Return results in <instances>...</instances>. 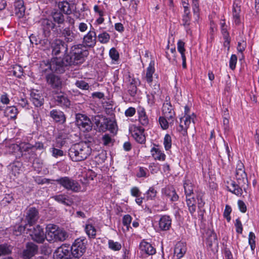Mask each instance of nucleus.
<instances>
[{"label": "nucleus", "instance_id": "40", "mask_svg": "<svg viewBox=\"0 0 259 259\" xmlns=\"http://www.w3.org/2000/svg\"><path fill=\"white\" fill-rule=\"evenodd\" d=\"M52 17L54 21L58 24H63L64 22V16L60 12H56L53 13Z\"/></svg>", "mask_w": 259, "mask_h": 259}, {"label": "nucleus", "instance_id": "52", "mask_svg": "<svg viewBox=\"0 0 259 259\" xmlns=\"http://www.w3.org/2000/svg\"><path fill=\"white\" fill-rule=\"evenodd\" d=\"M255 236L253 233L250 232L249 234V244L252 250H254L255 247Z\"/></svg>", "mask_w": 259, "mask_h": 259}, {"label": "nucleus", "instance_id": "60", "mask_svg": "<svg viewBox=\"0 0 259 259\" xmlns=\"http://www.w3.org/2000/svg\"><path fill=\"white\" fill-rule=\"evenodd\" d=\"M107 125H108L107 130H109L111 133H114L116 132V125L114 122L107 120Z\"/></svg>", "mask_w": 259, "mask_h": 259}, {"label": "nucleus", "instance_id": "30", "mask_svg": "<svg viewBox=\"0 0 259 259\" xmlns=\"http://www.w3.org/2000/svg\"><path fill=\"white\" fill-rule=\"evenodd\" d=\"M240 7L237 4H234L233 7V17L234 21L236 25H239L241 23L240 16Z\"/></svg>", "mask_w": 259, "mask_h": 259}, {"label": "nucleus", "instance_id": "57", "mask_svg": "<svg viewBox=\"0 0 259 259\" xmlns=\"http://www.w3.org/2000/svg\"><path fill=\"white\" fill-rule=\"evenodd\" d=\"M109 55L112 60L117 61L119 59V54L117 50L112 48L109 51Z\"/></svg>", "mask_w": 259, "mask_h": 259}, {"label": "nucleus", "instance_id": "18", "mask_svg": "<svg viewBox=\"0 0 259 259\" xmlns=\"http://www.w3.org/2000/svg\"><path fill=\"white\" fill-rule=\"evenodd\" d=\"M171 219L169 215H162L159 221V227L161 230L167 231L170 229Z\"/></svg>", "mask_w": 259, "mask_h": 259}, {"label": "nucleus", "instance_id": "44", "mask_svg": "<svg viewBox=\"0 0 259 259\" xmlns=\"http://www.w3.org/2000/svg\"><path fill=\"white\" fill-rule=\"evenodd\" d=\"M11 252V249L10 246L6 244L0 245V256L9 254Z\"/></svg>", "mask_w": 259, "mask_h": 259}, {"label": "nucleus", "instance_id": "37", "mask_svg": "<svg viewBox=\"0 0 259 259\" xmlns=\"http://www.w3.org/2000/svg\"><path fill=\"white\" fill-rule=\"evenodd\" d=\"M18 113L17 109L15 106L8 107L5 111L6 115L11 118H14Z\"/></svg>", "mask_w": 259, "mask_h": 259}, {"label": "nucleus", "instance_id": "36", "mask_svg": "<svg viewBox=\"0 0 259 259\" xmlns=\"http://www.w3.org/2000/svg\"><path fill=\"white\" fill-rule=\"evenodd\" d=\"M184 188L185 189L186 197H191L193 194V186L189 181H186L184 184Z\"/></svg>", "mask_w": 259, "mask_h": 259}, {"label": "nucleus", "instance_id": "63", "mask_svg": "<svg viewBox=\"0 0 259 259\" xmlns=\"http://www.w3.org/2000/svg\"><path fill=\"white\" fill-rule=\"evenodd\" d=\"M235 227L236 228V232L238 233L241 234L243 230L242 225L241 221L239 219L236 220Z\"/></svg>", "mask_w": 259, "mask_h": 259}, {"label": "nucleus", "instance_id": "64", "mask_svg": "<svg viewBox=\"0 0 259 259\" xmlns=\"http://www.w3.org/2000/svg\"><path fill=\"white\" fill-rule=\"evenodd\" d=\"M71 130L70 129H67L66 128L62 130L59 135V137L65 138V137H68V135L70 133Z\"/></svg>", "mask_w": 259, "mask_h": 259}, {"label": "nucleus", "instance_id": "3", "mask_svg": "<svg viewBox=\"0 0 259 259\" xmlns=\"http://www.w3.org/2000/svg\"><path fill=\"white\" fill-rule=\"evenodd\" d=\"M92 149L85 142H79L71 146L68 154L73 161H80L86 159L91 154Z\"/></svg>", "mask_w": 259, "mask_h": 259}, {"label": "nucleus", "instance_id": "56", "mask_svg": "<svg viewBox=\"0 0 259 259\" xmlns=\"http://www.w3.org/2000/svg\"><path fill=\"white\" fill-rule=\"evenodd\" d=\"M185 43L182 40H179L178 42V50L181 55V57L185 56Z\"/></svg>", "mask_w": 259, "mask_h": 259}, {"label": "nucleus", "instance_id": "16", "mask_svg": "<svg viewBox=\"0 0 259 259\" xmlns=\"http://www.w3.org/2000/svg\"><path fill=\"white\" fill-rule=\"evenodd\" d=\"M187 251V246L185 242H178L175 245L174 249V257L176 259L182 258Z\"/></svg>", "mask_w": 259, "mask_h": 259}, {"label": "nucleus", "instance_id": "46", "mask_svg": "<svg viewBox=\"0 0 259 259\" xmlns=\"http://www.w3.org/2000/svg\"><path fill=\"white\" fill-rule=\"evenodd\" d=\"M23 68L19 65H16L13 68V74L17 77H20L23 75Z\"/></svg>", "mask_w": 259, "mask_h": 259}, {"label": "nucleus", "instance_id": "19", "mask_svg": "<svg viewBox=\"0 0 259 259\" xmlns=\"http://www.w3.org/2000/svg\"><path fill=\"white\" fill-rule=\"evenodd\" d=\"M15 13L18 18L24 15L25 8L23 0H16L14 2Z\"/></svg>", "mask_w": 259, "mask_h": 259}, {"label": "nucleus", "instance_id": "9", "mask_svg": "<svg viewBox=\"0 0 259 259\" xmlns=\"http://www.w3.org/2000/svg\"><path fill=\"white\" fill-rule=\"evenodd\" d=\"M51 47L52 50V54L54 56L58 55L62 52H66L68 50L67 45L60 39H55L51 44Z\"/></svg>", "mask_w": 259, "mask_h": 259}, {"label": "nucleus", "instance_id": "39", "mask_svg": "<svg viewBox=\"0 0 259 259\" xmlns=\"http://www.w3.org/2000/svg\"><path fill=\"white\" fill-rule=\"evenodd\" d=\"M85 231L90 238H94L96 235V230L95 227L90 224L87 225L85 228Z\"/></svg>", "mask_w": 259, "mask_h": 259}, {"label": "nucleus", "instance_id": "20", "mask_svg": "<svg viewBox=\"0 0 259 259\" xmlns=\"http://www.w3.org/2000/svg\"><path fill=\"white\" fill-rule=\"evenodd\" d=\"M162 193L171 201H176L179 198L175 189L171 186H168L162 190Z\"/></svg>", "mask_w": 259, "mask_h": 259}, {"label": "nucleus", "instance_id": "27", "mask_svg": "<svg viewBox=\"0 0 259 259\" xmlns=\"http://www.w3.org/2000/svg\"><path fill=\"white\" fill-rule=\"evenodd\" d=\"M154 63L151 61L146 70L145 79L148 83H151L153 81V74L154 73Z\"/></svg>", "mask_w": 259, "mask_h": 259}, {"label": "nucleus", "instance_id": "42", "mask_svg": "<svg viewBox=\"0 0 259 259\" xmlns=\"http://www.w3.org/2000/svg\"><path fill=\"white\" fill-rule=\"evenodd\" d=\"M166 118L164 117H160L159 118V123L163 130H166L168 128V124H171L173 123L174 120L173 119L172 120H169V122L166 119Z\"/></svg>", "mask_w": 259, "mask_h": 259}, {"label": "nucleus", "instance_id": "53", "mask_svg": "<svg viewBox=\"0 0 259 259\" xmlns=\"http://www.w3.org/2000/svg\"><path fill=\"white\" fill-rule=\"evenodd\" d=\"M203 194L202 192H199L197 194V199L198 201V206L199 208L203 207L205 202L203 199Z\"/></svg>", "mask_w": 259, "mask_h": 259}, {"label": "nucleus", "instance_id": "23", "mask_svg": "<svg viewBox=\"0 0 259 259\" xmlns=\"http://www.w3.org/2000/svg\"><path fill=\"white\" fill-rule=\"evenodd\" d=\"M76 34L73 32L68 27L65 28L61 32L60 37L64 38L65 40L67 42H72L75 38Z\"/></svg>", "mask_w": 259, "mask_h": 259}, {"label": "nucleus", "instance_id": "14", "mask_svg": "<svg viewBox=\"0 0 259 259\" xmlns=\"http://www.w3.org/2000/svg\"><path fill=\"white\" fill-rule=\"evenodd\" d=\"M39 218L38 210L35 207L29 208L26 213V220L30 226H32Z\"/></svg>", "mask_w": 259, "mask_h": 259}, {"label": "nucleus", "instance_id": "13", "mask_svg": "<svg viewBox=\"0 0 259 259\" xmlns=\"http://www.w3.org/2000/svg\"><path fill=\"white\" fill-rule=\"evenodd\" d=\"M38 251V246L32 242L26 244V248L23 250L22 257L23 259H30Z\"/></svg>", "mask_w": 259, "mask_h": 259}, {"label": "nucleus", "instance_id": "2", "mask_svg": "<svg viewBox=\"0 0 259 259\" xmlns=\"http://www.w3.org/2000/svg\"><path fill=\"white\" fill-rule=\"evenodd\" d=\"M235 176L238 184L232 181L230 184L228 183L227 188L232 193L241 196L242 194V188L245 190V186H248L247 174L245 171L244 164L241 161L237 163Z\"/></svg>", "mask_w": 259, "mask_h": 259}, {"label": "nucleus", "instance_id": "17", "mask_svg": "<svg viewBox=\"0 0 259 259\" xmlns=\"http://www.w3.org/2000/svg\"><path fill=\"white\" fill-rule=\"evenodd\" d=\"M50 115L55 122L60 124L64 123L66 121L65 114L62 111L60 110L54 109L51 111Z\"/></svg>", "mask_w": 259, "mask_h": 259}, {"label": "nucleus", "instance_id": "32", "mask_svg": "<svg viewBox=\"0 0 259 259\" xmlns=\"http://www.w3.org/2000/svg\"><path fill=\"white\" fill-rule=\"evenodd\" d=\"M130 84L127 87L128 92L132 97H134L137 92V81L135 78L130 80Z\"/></svg>", "mask_w": 259, "mask_h": 259}, {"label": "nucleus", "instance_id": "59", "mask_svg": "<svg viewBox=\"0 0 259 259\" xmlns=\"http://www.w3.org/2000/svg\"><path fill=\"white\" fill-rule=\"evenodd\" d=\"M102 140L105 146L109 145L112 141V138L108 134L104 135L102 138Z\"/></svg>", "mask_w": 259, "mask_h": 259}, {"label": "nucleus", "instance_id": "1", "mask_svg": "<svg viewBox=\"0 0 259 259\" xmlns=\"http://www.w3.org/2000/svg\"><path fill=\"white\" fill-rule=\"evenodd\" d=\"M88 55L89 52L85 49V46L81 44L74 45L71 47L70 54L65 56L63 58H54L48 64L44 63V66L41 64V72L63 73L68 66L82 63Z\"/></svg>", "mask_w": 259, "mask_h": 259}, {"label": "nucleus", "instance_id": "54", "mask_svg": "<svg viewBox=\"0 0 259 259\" xmlns=\"http://www.w3.org/2000/svg\"><path fill=\"white\" fill-rule=\"evenodd\" d=\"M237 61V57L236 55H232L231 56L229 66L232 70H234L236 67V64Z\"/></svg>", "mask_w": 259, "mask_h": 259}, {"label": "nucleus", "instance_id": "49", "mask_svg": "<svg viewBox=\"0 0 259 259\" xmlns=\"http://www.w3.org/2000/svg\"><path fill=\"white\" fill-rule=\"evenodd\" d=\"M157 191L153 187H150L148 191L147 192V198L148 199H153L156 196Z\"/></svg>", "mask_w": 259, "mask_h": 259}, {"label": "nucleus", "instance_id": "55", "mask_svg": "<svg viewBox=\"0 0 259 259\" xmlns=\"http://www.w3.org/2000/svg\"><path fill=\"white\" fill-rule=\"evenodd\" d=\"M232 211L231 207L228 205H226L225 206V211L224 212V217L227 219L228 222H230L231 220V217L230 214Z\"/></svg>", "mask_w": 259, "mask_h": 259}, {"label": "nucleus", "instance_id": "22", "mask_svg": "<svg viewBox=\"0 0 259 259\" xmlns=\"http://www.w3.org/2000/svg\"><path fill=\"white\" fill-rule=\"evenodd\" d=\"M140 248L141 251L148 255H153L156 252L155 249L152 246V245L144 240H143L141 242L140 244Z\"/></svg>", "mask_w": 259, "mask_h": 259}, {"label": "nucleus", "instance_id": "24", "mask_svg": "<svg viewBox=\"0 0 259 259\" xmlns=\"http://www.w3.org/2000/svg\"><path fill=\"white\" fill-rule=\"evenodd\" d=\"M144 129L141 127H137L133 133V136L137 142L140 144L144 143L146 141V138L143 133Z\"/></svg>", "mask_w": 259, "mask_h": 259}, {"label": "nucleus", "instance_id": "58", "mask_svg": "<svg viewBox=\"0 0 259 259\" xmlns=\"http://www.w3.org/2000/svg\"><path fill=\"white\" fill-rule=\"evenodd\" d=\"M52 155L55 157H58L59 156H62L63 155V151L60 149H58L55 148H52L51 150Z\"/></svg>", "mask_w": 259, "mask_h": 259}, {"label": "nucleus", "instance_id": "38", "mask_svg": "<svg viewBox=\"0 0 259 259\" xmlns=\"http://www.w3.org/2000/svg\"><path fill=\"white\" fill-rule=\"evenodd\" d=\"M56 101L61 106H64L68 107L70 104V101L64 96H58L56 97Z\"/></svg>", "mask_w": 259, "mask_h": 259}, {"label": "nucleus", "instance_id": "35", "mask_svg": "<svg viewBox=\"0 0 259 259\" xmlns=\"http://www.w3.org/2000/svg\"><path fill=\"white\" fill-rule=\"evenodd\" d=\"M191 23V18L190 16V12H187L185 11L184 14L182 18V25L187 29V31L188 33V28Z\"/></svg>", "mask_w": 259, "mask_h": 259}, {"label": "nucleus", "instance_id": "21", "mask_svg": "<svg viewBox=\"0 0 259 259\" xmlns=\"http://www.w3.org/2000/svg\"><path fill=\"white\" fill-rule=\"evenodd\" d=\"M162 112L164 116L168 120H172L175 116V112L172 106L168 103H164L162 107Z\"/></svg>", "mask_w": 259, "mask_h": 259}, {"label": "nucleus", "instance_id": "34", "mask_svg": "<svg viewBox=\"0 0 259 259\" xmlns=\"http://www.w3.org/2000/svg\"><path fill=\"white\" fill-rule=\"evenodd\" d=\"M186 202L190 212L193 214L196 211V200L193 196L186 197Z\"/></svg>", "mask_w": 259, "mask_h": 259}, {"label": "nucleus", "instance_id": "33", "mask_svg": "<svg viewBox=\"0 0 259 259\" xmlns=\"http://www.w3.org/2000/svg\"><path fill=\"white\" fill-rule=\"evenodd\" d=\"M151 152L152 156L155 159L159 160H165V155L159 150V149L153 147L151 150Z\"/></svg>", "mask_w": 259, "mask_h": 259}, {"label": "nucleus", "instance_id": "51", "mask_svg": "<svg viewBox=\"0 0 259 259\" xmlns=\"http://www.w3.org/2000/svg\"><path fill=\"white\" fill-rule=\"evenodd\" d=\"M132 219V217L128 214L125 215L123 218L122 223L124 226H126L127 230H128Z\"/></svg>", "mask_w": 259, "mask_h": 259}, {"label": "nucleus", "instance_id": "62", "mask_svg": "<svg viewBox=\"0 0 259 259\" xmlns=\"http://www.w3.org/2000/svg\"><path fill=\"white\" fill-rule=\"evenodd\" d=\"M85 141L83 142L87 143L89 145L90 143L94 142V138L93 135L90 133L86 134L84 136Z\"/></svg>", "mask_w": 259, "mask_h": 259}, {"label": "nucleus", "instance_id": "6", "mask_svg": "<svg viewBox=\"0 0 259 259\" xmlns=\"http://www.w3.org/2000/svg\"><path fill=\"white\" fill-rule=\"evenodd\" d=\"M56 182L66 190L73 192H77L81 189L80 185L76 181L68 177L60 178L57 179Z\"/></svg>", "mask_w": 259, "mask_h": 259}, {"label": "nucleus", "instance_id": "25", "mask_svg": "<svg viewBox=\"0 0 259 259\" xmlns=\"http://www.w3.org/2000/svg\"><path fill=\"white\" fill-rule=\"evenodd\" d=\"M30 96L31 101L35 106L39 107L44 104V98L40 94L32 92Z\"/></svg>", "mask_w": 259, "mask_h": 259}, {"label": "nucleus", "instance_id": "15", "mask_svg": "<svg viewBox=\"0 0 259 259\" xmlns=\"http://www.w3.org/2000/svg\"><path fill=\"white\" fill-rule=\"evenodd\" d=\"M96 33L94 28L90 30L88 33L84 36L83 42L86 47L93 48L96 44Z\"/></svg>", "mask_w": 259, "mask_h": 259}, {"label": "nucleus", "instance_id": "26", "mask_svg": "<svg viewBox=\"0 0 259 259\" xmlns=\"http://www.w3.org/2000/svg\"><path fill=\"white\" fill-rule=\"evenodd\" d=\"M53 198L57 202L66 206H69L72 203V201L69 199V197L64 194L57 195L53 196Z\"/></svg>", "mask_w": 259, "mask_h": 259}, {"label": "nucleus", "instance_id": "5", "mask_svg": "<svg viewBox=\"0 0 259 259\" xmlns=\"http://www.w3.org/2000/svg\"><path fill=\"white\" fill-rule=\"evenodd\" d=\"M87 243L88 240L84 237L75 239L70 248L72 256L77 258L82 256L86 251Z\"/></svg>", "mask_w": 259, "mask_h": 259}, {"label": "nucleus", "instance_id": "8", "mask_svg": "<svg viewBox=\"0 0 259 259\" xmlns=\"http://www.w3.org/2000/svg\"><path fill=\"white\" fill-rule=\"evenodd\" d=\"M45 73L46 74L45 78L49 85L54 90H60L62 89L63 83L60 76L51 72H47Z\"/></svg>", "mask_w": 259, "mask_h": 259}, {"label": "nucleus", "instance_id": "7", "mask_svg": "<svg viewBox=\"0 0 259 259\" xmlns=\"http://www.w3.org/2000/svg\"><path fill=\"white\" fill-rule=\"evenodd\" d=\"M75 122L78 128L83 132H89L92 130V121L84 114H76L75 115Z\"/></svg>", "mask_w": 259, "mask_h": 259}, {"label": "nucleus", "instance_id": "48", "mask_svg": "<svg viewBox=\"0 0 259 259\" xmlns=\"http://www.w3.org/2000/svg\"><path fill=\"white\" fill-rule=\"evenodd\" d=\"M164 145L166 150H168L171 147V139L169 135L166 134L164 138Z\"/></svg>", "mask_w": 259, "mask_h": 259}, {"label": "nucleus", "instance_id": "50", "mask_svg": "<svg viewBox=\"0 0 259 259\" xmlns=\"http://www.w3.org/2000/svg\"><path fill=\"white\" fill-rule=\"evenodd\" d=\"M25 230V226L18 225L14 227L13 229L14 234L16 236L21 235Z\"/></svg>", "mask_w": 259, "mask_h": 259}, {"label": "nucleus", "instance_id": "43", "mask_svg": "<svg viewBox=\"0 0 259 259\" xmlns=\"http://www.w3.org/2000/svg\"><path fill=\"white\" fill-rule=\"evenodd\" d=\"M109 248L114 251H118L121 248V245L118 242H114L112 240L108 241Z\"/></svg>", "mask_w": 259, "mask_h": 259}, {"label": "nucleus", "instance_id": "29", "mask_svg": "<svg viewBox=\"0 0 259 259\" xmlns=\"http://www.w3.org/2000/svg\"><path fill=\"white\" fill-rule=\"evenodd\" d=\"M70 251L71 250L69 249V245L63 244L57 249L56 252L59 253L60 258H63L64 256H67L69 254Z\"/></svg>", "mask_w": 259, "mask_h": 259}, {"label": "nucleus", "instance_id": "11", "mask_svg": "<svg viewBox=\"0 0 259 259\" xmlns=\"http://www.w3.org/2000/svg\"><path fill=\"white\" fill-rule=\"evenodd\" d=\"M39 23L45 37H48L50 35L51 30L54 28L56 26L52 20L48 19H42L39 20Z\"/></svg>", "mask_w": 259, "mask_h": 259}, {"label": "nucleus", "instance_id": "45", "mask_svg": "<svg viewBox=\"0 0 259 259\" xmlns=\"http://www.w3.org/2000/svg\"><path fill=\"white\" fill-rule=\"evenodd\" d=\"M192 116H194V114H193L192 116L190 115H186L183 118H182V122L184 121V128H188L191 121L194 122V117Z\"/></svg>", "mask_w": 259, "mask_h": 259}, {"label": "nucleus", "instance_id": "10", "mask_svg": "<svg viewBox=\"0 0 259 259\" xmlns=\"http://www.w3.org/2000/svg\"><path fill=\"white\" fill-rule=\"evenodd\" d=\"M30 235L33 241L38 243H42L47 239V234L45 235L43 229L39 225L33 228Z\"/></svg>", "mask_w": 259, "mask_h": 259}, {"label": "nucleus", "instance_id": "28", "mask_svg": "<svg viewBox=\"0 0 259 259\" xmlns=\"http://www.w3.org/2000/svg\"><path fill=\"white\" fill-rule=\"evenodd\" d=\"M139 120L143 125H147L149 123L148 117L146 114L145 109L142 107H139L138 110Z\"/></svg>", "mask_w": 259, "mask_h": 259}, {"label": "nucleus", "instance_id": "31", "mask_svg": "<svg viewBox=\"0 0 259 259\" xmlns=\"http://www.w3.org/2000/svg\"><path fill=\"white\" fill-rule=\"evenodd\" d=\"M58 7L65 14L69 15L72 13L70 5L67 1L59 2Z\"/></svg>", "mask_w": 259, "mask_h": 259}, {"label": "nucleus", "instance_id": "61", "mask_svg": "<svg viewBox=\"0 0 259 259\" xmlns=\"http://www.w3.org/2000/svg\"><path fill=\"white\" fill-rule=\"evenodd\" d=\"M208 245L209 246H211L212 245V243L217 242V235L215 233H212L209 238H208Z\"/></svg>", "mask_w": 259, "mask_h": 259}, {"label": "nucleus", "instance_id": "4", "mask_svg": "<svg viewBox=\"0 0 259 259\" xmlns=\"http://www.w3.org/2000/svg\"><path fill=\"white\" fill-rule=\"evenodd\" d=\"M47 240L49 241H64L68 237L67 233L54 224H48L46 228Z\"/></svg>", "mask_w": 259, "mask_h": 259}, {"label": "nucleus", "instance_id": "41", "mask_svg": "<svg viewBox=\"0 0 259 259\" xmlns=\"http://www.w3.org/2000/svg\"><path fill=\"white\" fill-rule=\"evenodd\" d=\"M99 41L102 44H107L109 42L110 36L106 32H103L98 36Z\"/></svg>", "mask_w": 259, "mask_h": 259}, {"label": "nucleus", "instance_id": "47", "mask_svg": "<svg viewBox=\"0 0 259 259\" xmlns=\"http://www.w3.org/2000/svg\"><path fill=\"white\" fill-rule=\"evenodd\" d=\"M75 85L78 88L84 90H88L90 88L89 84L85 81L82 80H77L75 83Z\"/></svg>", "mask_w": 259, "mask_h": 259}, {"label": "nucleus", "instance_id": "12", "mask_svg": "<svg viewBox=\"0 0 259 259\" xmlns=\"http://www.w3.org/2000/svg\"><path fill=\"white\" fill-rule=\"evenodd\" d=\"M92 123H94L95 129L99 132H105L107 130V119H105L100 115H96L92 119Z\"/></svg>", "mask_w": 259, "mask_h": 259}]
</instances>
